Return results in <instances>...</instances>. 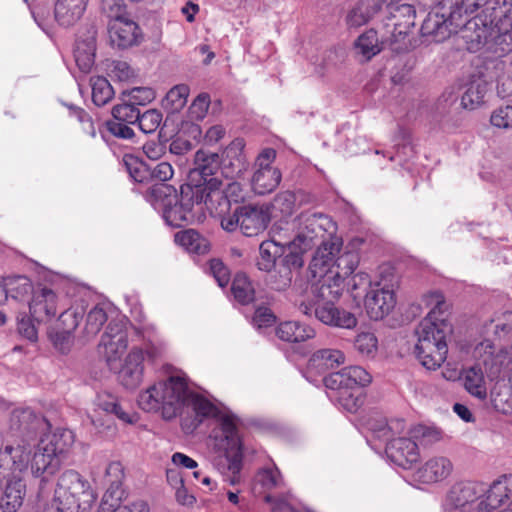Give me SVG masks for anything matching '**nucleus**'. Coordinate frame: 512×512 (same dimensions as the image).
<instances>
[{"mask_svg": "<svg viewBox=\"0 0 512 512\" xmlns=\"http://www.w3.org/2000/svg\"><path fill=\"white\" fill-rule=\"evenodd\" d=\"M475 10L469 30H474L477 45H488L498 56L512 52V0H465Z\"/></svg>", "mask_w": 512, "mask_h": 512, "instance_id": "obj_1", "label": "nucleus"}, {"mask_svg": "<svg viewBox=\"0 0 512 512\" xmlns=\"http://www.w3.org/2000/svg\"><path fill=\"white\" fill-rule=\"evenodd\" d=\"M189 400L197 417H200L199 422L206 417H217L218 426L213 430L212 436L214 449L226 458L228 469L233 474L238 473L242 464V452L234 417L227 414L218 416L217 408L202 396L191 393Z\"/></svg>", "mask_w": 512, "mask_h": 512, "instance_id": "obj_2", "label": "nucleus"}, {"mask_svg": "<svg viewBox=\"0 0 512 512\" xmlns=\"http://www.w3.org/2000/svg\"><path fill=\"white\" fill-rule=\"evenodd\" d=\"M465 0H444L434 7L421 25V35L431 42H443L460 28L469 29L468 16L475 10L468 9Z\"/></svg>", "mask_w": 512, "mask_h": 512, "instance_id": "obj_3", "label": "nucleus"}, {"mask_svg": "<svg viewBox=\"0 0 512 512\" xmlns=\"http://www.w3.org/2000/svg\"><path fill=\"white\" fill-rule=\"evenodd\" d=\"M55 497L59 512H89L96 499L88 480L74 470L60 476Z\"/></svg>", "mask_w": 512, "mask_h": 512, "instance_id": "obj_4", "label": "nucleus"}, {"mask_svg": "<svg viewBox=\"0 0 512 512\" xmlns=\"http://www.w3.org/2000/svg\"><path fill=\"white\" fill-rule=\"evenodd\" d=\"M292 225L297 231L290 241L299 253H303L311 249L317 241L325 239V235L333 223L322 213L302 212L293 220Z\"/></svg>", "mask_w": 512, "mask_h": 512, "instance_id": "obj_5", "label": "nucleus"}, {"mask_svg": "<svg viewBox=\"0 0 512 512\" xmlns=\"http://www.w3.org/2000/svg\"><path fill=\"white\" fill-rule=\"evenodd\" d=\"M429 303L434 304V307L415 329L416 344H421L423 339L432 345L447 344L446 337L451 332V326L444 319L436 317L437 313H442V306L445 304L444 297L440 293H432L429 295Z\"/></svg>", "mask_w": 512, "mask_h": 512, "instance_id": "obj_6", "label": "nucleus"}, {"mask_svg": "<svg viewBox=\"0 0 512 512\" xmlns=\"http://www.w3.org/2000/svg\"><path fill=\"white\" fill-rule=\"evenodd\" d=\"M127 346V332L124 326L121 323L111 321L101 336L97 350L99 356L109 368L113 369L126 352Z\"/></svg>", "mask_w": 512, "mask_h": 512, "instance_id": "obj_7", "label": "nucleus"}, {"mask_svg": "<svg viewBox=\"0 0 512 512\" xmlns=\"http://www.w3.org/2000/svg\"><path fill=\"white\" fill-rule=\"evenodd\" d=\"M303 266V259L299 252L286 254L271 270L266 271V285L275 291H285L292 283L293 273Z\"/></svg>", "mask_w": 512, "mask_h": 512, "instance_id": "obj_8", "label": "nucleus"}, {"mask_svg": "<svg viewBox=\"0 0 512 512\" xmlns=\"http://www.w3.org/2000/svg\"><path fill=\"white\" fill-rule=\"evenodd\" d=\"M156 387L163 409L171 410L168 411L169 417L175 415L176 410L189 400L191 394L184 378L179 376H171Z\"/></svg>", "mask_w": 512, "mask_h": 512, "instance_id": "obj_9", "label": "nucleus"}, {"mask_svg": "<svg viewBox=\"0 0 512 512\" xmlns=\"http://www.w3.org/2000/svg\"><path fill=\"white\" fill-rule=\"evenodd\" d=\"M108 34L110 44L118 49H127L137 45L142 37L139 25L125 16L110 20Z\"/></svg>", "mask_w": 512, "mask_h": 512, "instance_id": "obj_10", "label": "nucleus"}, {"mask_svg": "<svg viewBox=\"0 0 512 512\" xmlns=\"http://www.w3.org/2000/svg\"><path fill=\"white\" fill-rule=\"evenodd\" d=\"M485 485L474 481L455 483L447 493L446 506L450 509H461L470 506L484 497Z\"/></svg>", "mask_w": 512, "mask_h": 512, "instance_id": "obj_11", "label": "nucleus"}, {"mask_svg": "<svg viewBox=\"0 0 512 512\" xmlns=\"http://www.w3.org/2000/svg\"><path fill=\"white\" fill-rule=\"evenodd\" d=\"M512 499V475H503L493 481L484 497L477 503V512H490Z\"/></svg>", "mask_w": 512, "mask_h": 512, "instance_id": "obj_12", "label": "nucleus"}, {"mask_svg": "<svg viewBox=\"0 0 512 512\" xmlns=\"http://www.w3.org/2000/svg\"><path fill=\"white\" fill-rule=\"evenodd\" d=\"M335 302L316 301L314 316L323 324L333 327L352 329L357 325L355 315L335 306Z\"/></svg>", "mask_w": 512, "mask_h": 512, "instance_id": "obj_13", "label": "nucleus"}, {"mask_svg": "<svg viewBox=\"0 0 512 512\" xmlns=\"http://www.w3.org/2000/svg\"><path fill=\"white\" fill-rule=\"evenodd\" d=\"M282 179L281 170L274 162H255L251 177L253 191L259 195H265L274 191Z\"/></svg>", "mask_w": 512, "mask_h": 512, "instance_id": "obj_14", "label": "nucleus"}, {"mask_svg": "<svg viewBox=\"0 0 512 512\" xmlns=\"http://www.w3.org/2000/svg\"><path fill=\"white\" fill-rule=\"evenodd\" d=\"M219 171V162L202 163L198 167L189 170V183L200 189H206L207 192L211 193L212 197L221 196L219 188L222 182L217 176Z\"/></svg>", "mask_w": 512, "mask_h": 512, "instance_id": "obj_15", "label": "nucleus"}, {"mask_svg": "<svg viewBox=\"0 0 512 512\" xmlns=\"http://www.w3.org/2000/svg\"><path fill=\"white\" fill-rule=\"evenodd\" d=\"M370 290L365 297V309L372 320L383 319L396 304L395 294L392 289L379 287Z\"/></svg>", "mask_w": 512, "mask_h": 512, "instance_id": "obj_16", "label": "nucleus"}, {"mask_svg": "<svg viewBox=\"0 0 512 512\" xmlns=\"http://www.w3.org/2000/svg\"><path fill=\"white\" fill-rule=\"evenodd\" d=\"M475 356L482 360L491 377H498L509 361L508 353L503 347L485 339L475 347Z\"/></svg>", "mask_w": 512, "mask_h": 512, "instance_id": "obj_17", "label": "nucleus"}, {"mask_svg": "<svg viewBox=\"0 0 512 512\" xmlns=\"http://www.w3.org/2000/svg\"><path fill=\"white\" fill-rule=\"evenodd\" d=\"M387 457L396 465L408 468L419 460L418 444L410 438L392 439L386 446Z\"/></svg>", "mask_w": 512, "mask_h": 512, "instance_id": "obj_18", "label": "nucleus"}, {"mask_svg": "<svg viewBox=\"0 0 512 512\" xmlns=\"http://www.w3.org/2000/svg\"><path fill=\"white\" fill-rule=\"evenodd\" d=\"M97 512H119L125 509L127 512H149V507L144 501L133 502L130 505H120L125 498L122 484L108 483Z\"/></svg>", "mask_w": 512, "mask_h": 512, "instance_id": "obj_19", "label": "nucleus"}, {"mask_svg": "<svg viewBox=\"0 0 512 512\" xmlns=\"http://www.w3.org/2000/svg\"><path fill=\"white\" fill-rule=\"evenodd\" d=\"M240 229L245 236L252 237L264 231L270 221L267 210L262 206H239Z\"/></svg>", "mask_w": 512, "mask_h": 512, "instance_id": "obj_20", "label": "nucleus"}, {"mask_svg": "<svg viewBox=\"0 0 512 512\" xmlns=\"http://www.w3.org/2000/svg\"><path fill=\"white\" fill-rule=\"evenodd\" d=\"M57 301V295L52 289L38 288L33 294L32 301L29 302L32 317L38 322L50 320L57 313Z\"/></svg>", "mask_w": 512, "mask_h": 512, "instance_id": "obj_21", "label": "nucleus"}, {"mask_svg": "<svg viewBox=\"0 0 512 512\" xmlns=\"http://www.w3.org/2000/svg\"><path fill=\"white\" fill-rule=\"evenodd\" d=\"M371 375L360 366H350L339 372H334L324 377L325 387H340L348 385L357 390L371 383Z\"/></svg>", "mask_w": 512, "mask_h": 512, "instance_id": "obj_22", "label": "nucleus"}, {"mask_svg": "<svg viewBox=\"0 0 512 512\" xmlns=\"http://www.w3.org/2000/svg\"><path fill=\"white\" fill-rule=\"evenodd\" d=\"M144 353L141 349H132L125 358L124 365L118 373V379L127 389L137 388L143 379Z\"/></svg>", "mask_w": 512, "mask_h": 512, "instance_id": "obj_23", "label": "nucleus"}, {"mask_svg": "<svg viewBox=\"0 0 512 512\" xmlns=\"http://www.w3.org/2000/svg\"><path fill=\"white\" fill-rule=\"evenodd\" d=\"M452 470L453 465L448 458L434 457L416 471L415 477L421 483L432 484L446 479Z\"/></svg>", "mask_w": 512, "mask_h": 512, "instance_id": "obj_24", "label": "nucleus"}, {"mask_svg": "<svg viewBox=\"0 0 512 512\" xmlns=\"http://www.w3.org/2000/svg\"><path fill=\"white\" fill-rule=\"evenodd\" d=\"M60 466V458L44 451L43 446L38 444L31 459L32 475L36 478H41L42 482H47L50 477L59 471Z\"/></svg>", "mask_w": 512, "mask_h": 512, "instance_id": "obj_25", "label": "nucleus"}, {"mask_svg": "<svg viewBox=\"0 0 512 512\" xmlns=\"http://www.w3.org/2000/svg\"><path fill=\"white\" fill-rule=\"evenodd\" d=\"M80 319L81 316L72 310H66L60 314L56 327L50 333V337L56 347L60 349L67 348L73 332L80 323Z\"/></svg>", "mask_w": 512, "mask_h": 512, "instance_id": "obj_26", "label": "nucleus"}, {"mask_svg": "<svg viewBox=\"0 0 512 512\" xmlns=\"http://www.w3.org/2000/svg\"><path fill=\"white\" fill-rule=\"evenodd\" d=\"M344 288V280L338 274L328 271L313 285V295L316 301L335 302L342 295Z\"/></svg>", "mask_w": 512, "mask_h": 512, "instance_id": "obj_27", "label": "nucleus"}, {"mask_svg": "<svg viewBox=\"0 0 512 512\" xmlns=\"http://www.w3.org/2000/svg\"><path fill=\"white\" fill-rule=\"evenodd\" d=\"M4 480H6V485L0 500V507L4 512H16L23 503L26 486L22 476L19 475H14Z\"/></svg>", "mask_w": 512, "mask_h": 512, "instance_id": "obj_28", "label": "nucleus"}, {"mask_svg": "<svg viewBox=\"0 0 512 512\" xmlns=\"http://www.w3.org/2000/svg\"><path fill=\"white\" fill-rule=\"evenodd\" d=\"M292 242L290 240L281 242L275 239H269L263 241L259 246V259L257 260V267L261 271H269L276 264L278 258L285 256L287 247H291Z\"/></svg>", "mask_w": 512, "mask_h": 512, "instance_id": "obj_29", "label": "nucleus"}, {"mask_svg": "<svg viewBox=\"0 0 512 512\" xmlns=\"http://www.w3.org/2000/svg\"><path fill=\"white\" fill-rule=\"evenodd\" d=\"M415 353L420 363L428 370H436L446 360L448 347L447 344H430L429 341H423L416 344Z\"/></svg>", "mask_w": 512, "mask_h": 512, "instance_id": "obj_30", "label": "nucleus"}, {"mask_svg": "<svg viewBox=\"0 0 512 512\" xmlns=\"http://www.w3.org/2000/svg\"><path fill=\"white\" fill-rule=\"evenodd\" d=\"M88 0H57L55 4V19L61 25H74L86 10Z\"/></svg>", "mask_w": 512, "mask_h": 512, "instance_id": "obj_31", "label": "nucleus"}, {"mask_svg": "<svg viewBox=\"0 0 512 512\" xmlns=\"http://www.w3.org/2000/svg\"><path fill=\"white\" fill-rule=\"evenodd\" d=\"M276 335L283 341L299 343L313 338L315 336V330L298 321H285L280 323L276 328Z\"/></svg>", "mask_w": 512, "mask_h": 512, "instance_id": "obj_32", "label": "nucleus"}, {"mask_svg": "<svg viewBox=\"0 0 512 512\" xmlns=\"http://www.w3.org/2000/svg\"><path fill=\"white\" fill-rule=\"evenodd\" d=\"M3 288L7 298L17 302H27L34 294L33 284L26 276H12L4 279Z\"/></svg>", "mask_w": 512, "mask_h": 512, "instance_id": "obj_33", "label": "nucleus"}, {"mask_svg": "<svg viewBox=\"0 0 512 512\" xmlns=\"http://www.w3.org/2000/svg\"><path fill=\"white\" fill-rule=\"evenodd\" d=\"M461 379L466 391L479 400L487 398L486 381L482 369L475 365L462 372Z\"/></svg>", "mask_w": 512, "mask_h": 512, "instance_id": "obj_34", "label": "nucleus"}, {"mask_svg": "<svg viewBox=\"0 0 512 512\" xmlns=\"http://www.w3.org/2000/svg\"><path fill=\"white\" fill-rule=\"evenodd\" d=\"M74 443V435L72 431L63 429L47 435L39 442L43 446L44 451L50 452L52 455L59 457L65 453Z\"/></svg>", "mask_w": 512, "mask_h": 512, "instance_id": "obj_35", "label": "nucleus"}, {"mask_svg": "<svg viewBox=\"0 0 512 512\" xmlns=\"http://www.w3.org/2000/svg\"><path fill=\"white\" fill-rule=\"evenodd\" d=\"M174 240L179 246L190 253L205 254L210 249L209 241L194 229L177 232Z\"/></svg>", "mask_w": 512, "mask_h": 512, "instance_id": "obj_36", "label": "nucleus"}, {"mask_svg": "<svg viewBox=\"0 0 512 512\" xmlns=\"http://www.w3.org/2000/svg\"><path fill=\"white\" fill-rule=\"evenodd\" d=\"M212 198L211 193L207 192L206 189H200L189 183L186 188L181 189V195L180 199L178 198V202L193 221L195 218L193 213L194 205L201 206L202 203L206 204L207 201Z\"/></svg>", "mask_w": 512, "mask_h": 512, "instance_id": "obj_37", "label": "nucleus"}, {"mask_svg": "<svg viewBox=\"0 0 512 512\" xmlns=\"http://www.w3.org/2000/svg\"><path fill=\"white\" fill-rule=\"evenodd\" d=\"M379 11V2H375L374 0H360L348 13L346 23L349 27H360L366 24Z\"/></svg>", "mask_w": 512, "mask_h": 512, "instance_id": "obj_38", "label": "nucleus"}, {"mask_svg": "<svg viewBox=\"0 0 512 512\" xmlns=\"http://www.w3.org/2000/svg\"><path fill=\"white\" fill-rule=\"evenodd\" d=\"M327 389L334 391L333 396L338 403L348 412H356L363 404L361 389H354L352 386L346 387L341 385L340 387H326Z\"/></svg>", "mask_w": 512, "mask_h": 512, "instance_id": "obj_39", "label": "nucleus"}, {"mask_svg": "<svg viewBox=\"0 0 512 512\" xmlns=\"http://www.w3.org/2000/svg\"><path fill=\"white\" fill-rule=\"evenodd\" d=\"M404 13H406L407 20L396 19L392 16L388 18V23L386 24V28L389 29L392 27L391 33V41L397 42L401 37L407 35L411 28L415 25L416 11L414 7H404L402 9Z\"/></svg>", "mask_w": 512, "mask_h": 512, "instance_id": "obj_40", "label": "nucleus"}, {"mask_svg": "<svg viewBox=\"0 0 512 512\" xmlns=\"http://www.w3.org/2000/svg\"><path fill=\"white\" fill-rule=\"evenodd\" d=\"M176 190L166 184L153 185L147 192L148 201L156 208L162 211L166 206L175 203Z\"/></svg>", "mask_w": 512, "mask_h": 512, "instance_id": "obj_41", "label": "nucleus"}, {"mask_svg": "<svg viewBox=\"0 0 512 512\" xmlns=\"http://www.w3.org/2000/svg\"><path fill=\"white\" fill-rule=\"evenodd\" d=\"M107 320L108 316L105 308L102 305L94 306L86 316L83 328V337L85 340L95 337Z\"/></svg>", "mask_w": 512, "mask_h": 512, "instance_id": "obj_42", "label": "nucleus"}, {"mask_svg": "<svg viewBox=\"0 0 512 512\" xmlns=\"http://www.w3.org/2000/svg\"><path fill=\"white\" fill-rule=\"evenodd\" d=\"M494 408L503 414H512V386L509 383H496L491 392Z\"/></svg>", "mask_w": 512, "mask_h": 512, "instance_id": "obj_43", "label": "nucleus"}, {"mask_svg": "<svg viewBox=\"0 0 512 512\" xmlns=\"http://www.w3.org/2000/svg\"><path fill=\"white\" fill-rule=\"evenodd\" d=\"M345 354L338 349H320L313 353L311 361L318 367L333 369L345 363Z\"/></svg>", "mask_w": 512, "mask_h": 512, "instance_id": "obj_44", "label": "nucleus"}, {"mask_svg": "<svg viewBox=\"0 0 512 512\" xmlns=\"http://www.w3.org/2000/svg\"><path fill=\"white\" fill-rule=\"evenodd\" d=\"M359 264V255L354 251H346L334 261V267L329 271L338 274L344 281L349 277Z\"/></svg>", "mask_w": 512, "mask_h": 512, "instance_id": "obj_45", "label": "nucleus"}, {"mask_svg": "<svg viewBox=\"0 0 512 512\" xmlns=\"http://www.w3.org/2000/svg\"><path fill=\"white\" fill-rule=\"evenodd\" d=\"M487 93L485 82H472L461 98V104L465 109L474 110L483 102Z\"/></svg>", "mask_w": 512, "mask_h": 512, "instance_id": "obj_46", "label": "nucleus"}, {"mask_svg": "<svg viewBox=\"0 0 512 512\" xmlns=\"http://www.w3.org/2000/svg\"><path fill=\"white\" fill-rule=\"evenodd\" d=\"M231 290L235 299L241 304H249L254 300L255 290L245 274H236Z\"/></svg>", "mask_w": 512, "mask_h": 512, "instance_id": "obj_47", "label": "nucleus"}, {"mask_svg": "<svg viewBox=\"0 0 512 512\" xmlns=\"http://www.w3.org/2000/svg\"><path fill=\"white\" fill-rule=\"evenodd\" d=\"M91 86L92 101L99 107L107 104L114 96V90L111 84L106 78L102 76L91 78Z\"/></svg>", "mask_w": 512, "mask_h": 512, "instance_id": "obj_48", "label": "nucleus"}, {"mask_svg": "<svg viewBox=\"0 0 512 512\" xmlns=\"http://www.w3.org/2000/svg\"><path fill=\"white\" fill-rule=\"evenodd\" d=\"M355 47L366 60H370L381 50L377 32L370 29L361 34L355 43Z\"/></svg>", "mask_w": 512, "mask_h": 512, "instance_id": "obj_49", "label": "nucleus"}, {"mask_svg": "<svg viewBox=\"0 0 512 512\" xmlns=\"http://www.w3.org/2000/svg\"><path fill=\"white\" fill-rule=\"evenodd\" d=\"M354 349L363 358H374L378 351V339L371 332H361L356 335Z\"/></svg>", "mask_w": 512, "mask_h": 512, "instance_id": "obj_50", "label": "nucleus"}, {"mask_svg": "<svg viewBox=\"0 0 512 512\" xmlns=\"http://www.w3.org/2000/svg\"><path fill=\"white\" fill-rule=\"evenodd\" d=\"M98 407L107 412L114 414L118 419L125 423H132V418L123 410L118 398L109 393H102L98 396Z\"/></svg>", "mask_w": 512, "mask_h": 512, "instance_id": "obj_51", "label": "nucleus"}, {"mask_svg": "<svg viewBox=\"0 0 512 512\" xmlns=\"http://www.w3.org/2000/svg\"><path fill=\"white\" fill-rule=\"evenodd\" d=\"M322 243L318 247L314 256L315 265L321 264L323 266L329 265L331 261H335L336 255L341 250V241L334 238L331 241L321 240Z\"/></svg>", "mask_w": 512, "mask_h": 512, "instance_id": "obj_52", "label": "nucleus"}, {"mask_svg": "<svg viewBox=\"0 0 512 512\" xmlns=\"http://www.w3.org/2000/svg\"><path fill=\"white\" fill-rule=\"evenodd\" d=\"M322 243L318 247L314 256L315 265L321 264L323 266L329 265L331 261H335L336 255L341 250V241L334 238L331 241L321 240Z\"/></svg>", "mask_w": 512, "mask_h": 512, "instance_id": "obj_53", "label": "nucleus"}, {"mask_svg": "<svg viewBox=\"0 0 512 512\" xmlns=\"http://www.w3.org/2000/svg\"><path fill=\"white\" fill-rule=\"evenodd\" d=\"M297 205V194L292 191H282L278 193L272 201V209L279 212L282 216H290Z\"/></svg>", "mask_w": 512, "mask_h": 512, "instance_id": "obj_54", "label": "nucleus"}, {"mask_svg": "<svg viewBox=\"0 0 512 512\" xmlns=\"http://www.w3.org/2000/svg\"><path fill=\"white\" fill-rule=\"evenodd\" d=\"M163 217L166 223L172 227H180L184 223L191 222V217L187 215L184 209L178 202V195L176 194L175 203H171L163 210Z\"/></svg>", "mask_w": 512, "mask_h": 512, "instance_id": "obj_55", "label": "nucleus"}, {"mask_svg": "<svg viewBox=\"0 0 512 512\" xmlns=\"http://www.w3.org/2000/svg\"><path fill=\"white\" fill-rule=\"evenodd\" d=\"M412 433L413 437L423 447L432 446L442 439V432L435 427L418 425L413 429Z\"/></svg>", "mask_w": 512, "mask_h": 512, "instance_id": "obj_56", "label": "nucleus"}, {"mask_svg": "<svg viewBox=\"0 0 512 512\" xmlns=\"http://www.w3.org/2000/svg\"><path fill=\"white\" fill-rule=\"evenodd\" d=\"M163 120L162 113L157 109H149L143 114H139L138 125L145 134L154 133L161 125Z\"/></svg>", "mask_w": 512, "mask_h": 512, "instance_id": "obj_57", "label": "nucleus"}, {"mask_svg": "<svg viewBox=\"0 0 512 512\" xmlns=\"http://www.w3.org/2000/svg\"><path fill=\"white\" fill-rule=\"evenodd\" d=\"M130 176L139 183L153 179L151 162H123Z\"/></svg>", "mask_w": 512, "mask_h": 512, "instance_id": "obj_58", "label": "nucleus"}, {"mask_svg": "<svg viewBox=\"0 0 512 512\" xmlns=\"http://www.w3.org/2000/svg\"><path fill=\"white\" fill-rule=\"evenodd\" d=\"M69 116L76 120L79 125L81 132L85 135L94 137L96 134L95 125L92 120V117L89 115L88 112H86L84 109L80 107H73L71 106L69 108Z\"/></svg>", "mask_w": 512, "mask_h": 512, "instance_id": "obj_59", "label": "nucleus"}, {"mask_svg": "<svg viewBox=\"0 0 512 512\" xmlns=\"http://www.w3.org/2000/svg\"><path fill=\"white\" fill-rule=\"evenodd\" d=\"M139 114L140 110L136 107V104H134V102L118 104L114 106L112 109V115L114 117V120L131 124L138 121Z\"/></svg>", "mask_w": 512, "mask_h": 512, "instance_id": "obj_60", "label": "nucleus"}, {"mask_svg": "<svg viewBox=\"0 0 512 512\" xmlns=\"http://www.w3.org/2000/svg\"><path fill=\"white\" fill-rule=\"evenodd\" d=\"M490 123L498 129L512 128V105L500 106L490 116Z\"/></svg>", "mask_w": 512, "mask_h": 512, "instance_id": "obj_61", "label": "nucleus"}, {"mask_svg": "<svg viewBox=\"0 0 512 512\" xmlns=\"http://www.w3.org/2000/svg\"><path fill=\"white\" fill-rule=\"evenodd\" d=\"M138 404L145 411H152L159 408L161 400L160 396H158L156 385L150 387L139 395Z\"/></svg>", "mask_w": 512, "mask_h": 512, "instance_id": "obj_62", "label": "nucleus"}, {"mask_svg": "<svg viewBox=\"0 0 512 512\" xmlns=\"http://www.w3.org/2000/svg\"><path fill=\"white\" fill-rule=\"evenodd\" d=\"M212 275L220 287H225L230 282V271L220 259H212L209 262Z\"/></svg>", "mask_w": 512, "mask_h": 512, "instance_id": "obj_63", "label": "nucleus"}, {"mask_svg": "<svg viewBox=\"0 0 512 512\" xmlns=\"http://www.w3.org/2000/svg\"><path fill=\"white\" fill-rule=\"evenodd\" d=\"M494 323V333L498 338L507 335L512 330V312L505 311L497 319L490 320V325Z\"/></svg>", "mask_w": 512, "mask_h": 512, "instance_id": "obj_64", "label": "nucleus"}]
</instances>
